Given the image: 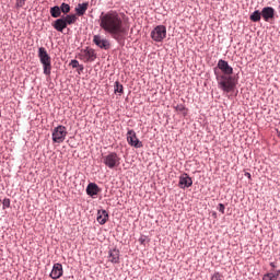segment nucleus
<instances>
[{"label": "nucleus", "mask_w": 280, "mask_h": 280, "mask_svg": "<svg viewBox=\"0 0 280 280\" xmlns=\"http://www.w3.org/2000/svg\"><path fill=\"white\" fill-rule=\"evenodd\" d=\"M98 23L100 27L117 42L121 40L124 34L127 32L126 26H124V14L115 10L101 13Z\"/></svg>", "instance_id": "f257e3e1"}, {"label": "nucleus", "mask_w": 280, "mask_h": 280, "mask_svg": "<svg viewBox=\"0 0 280 280\" xmlns=\"http://www.w3.org/2000/svg\"><path fill=\"white\" fill-rule=\"evenodd\" d=\"M60 14H62L60 7L56 5L50 8V15L52 16V19H58Z\"/></svg>", "instance_id": "6ab92c4d"}, {"label": "nucleus", "mask_w": 280, "mask_h": 280, "mask_svg": "<svg viewBox=\"0 0 280 280\" xmlns=\"http://www.w3.org/2000/svg\"><path fill=\"white\" fill-rule=\"evenodd\" d=\"M218 68L222 71V75H233V67L229 65V61L220 59L218 61Z\"/></svg>", "instance_id": "9d476101"}, {"label": "nucleus", "mask_w": 280, "mask_h": 280, "mask_svg": "<svg viewBox=\"0 0 280 280\" xmlns=\"http://www.w3.org/2000/svg\"><path fill=\"white\" fill-rule=\"evenodd\" d=\"M59 9L61 10V12L63 14H69L71 12V7L67 3H61V5L59 7Z\"/></svg>", "instance_id": "b1692460"}, {"label": "nucleus", "mask_w": 280, "mask_h": 280, "mask_svg": "<svg viewBox=\"0 0 280 280\" xmlns=\"http://www.w3.org/2000/svg\"><path fill=\"white\" fill-rule=\"evenodd\" d=\"M262 280H277V275L275 273H267L262 277Z\"/></svg>", "instance_id": "393cba45"}, {"label": "nucleus", "mask_w": 280, "mask_h": 280, "mask_svg": "<svg viewBox=\"0 0 280 280\" xmlns=\"http://www.w3.org/2000/svg\"><path fill=\"white\" fill-rule=\"evenodd\" d=\"M191 185H194V180H191V177H189V175L184 174L179 177L178 187H180V189L191 187Z\"/></svg>", "instance_id": "f8f14e48"}, {"label": "nucleus", "mask_w": 280, "mask_h": 280, "mask_svg": "<svg viewBox=\"0 0 280 280\" xmlns=\"http://www.w3.org/2000/svg\"><path fill=\"white\" fill-rule=\"evenodd\" d=\"M103 163L109 170H115V167H119L121 163V158L115 152H110L109 154L103 156Z\"/></svg>", "instance_id": "20e7f679"}, {"label": "nucleus", "mask_w": 280, "mask_h": 280, "mask_svg": "<svg viewBox=\"0 0 280 280\" xmlns=\"http://www.w3.org/2000/svg\"><path fill=\"white\" fill-rule=\"evenodd\" d=\"M93 43L100 49H105V50L110 49V42L108 39L102 37V35H94Z\"/></svg>", "instance_id": "6e6552de"}, {"label": "nucleus", "mask_w": 280, "mask_h": 280, "mask_svg": "<svg viewBox=\"0 0 280 280\" xmlns=\"http://www.w3.org/2000/svg\"><path fill=\"white\" fill-rule=\"evenodd\" d=\"M63 269H62V264L57 262L52 266V270L50 272V277L52 279H60V277H62L63 275Z\"/></svg>", "instance_id": "ddd939ff"}, {"label": "nucleus", "mask_w": 280, "mask_h": 280, "mask_svg": "<svg viewBox=\"0 0 280 280\" xmlns=\"http://www.w3.org/2000/svg\"><path fill=\"white\" fill-rule=\"evenodd\" d=\"M224 205L223 203H219V207H218V211H220V213H224Z\"/></svg>", "instance_id": "c756f323"}, {"label": "nucleus", "mask_w": 280, "mask_h": 280, "mask_svg": "<svg viewBox=\"0 0 280 280\" xmlns=\"http://www.w3.org/2000/svg\"><path fill=\"white\" fill-rule=\"evenodd\" d=\"M97 54L95 52V49L90 47H86L79 52V60H82L83 62H95Z\"/></svg>", "instance_id": "423d86ee"}, {"label": "nucleus", "mask_w": 280, "mask_h": 280, "mask_svg": "<svg viewBox=\"0 0 280 280\" xmlns=\"http://www.w3.org/2000/svg\"><path fill=\"white\" fill-rule=\"evenodd\" d=\"M246 178H248L250 180L252 176L250 173H245Z\"/></svg>", "instance_id": "2f4dec72"}, {"label": "nucleus", "mask_w": 280, "mask_h": 280, "mask_svg": "<svg viewBox=\"0 0 280 280\" xmlns=\"http://www.w3.org/2000/svg\"><path fill=\"white\" fill-rule=\"evenodd\" d=\"M114 93H119V95L124 94V85L116 81L114 84Z\"/></svg>", "instance_id": "5701e85b"}, {"label": "nucleus", "mask_w": 280, "mask_h": 280, "mask_svg": "<svg viewBox=\"0 0 280 280\" xmlns=\"http://www.w3.org/2000/svg\"><path fill=\"white\" fill-rule=\"evenodd\" d=\"M261 16L266 23L272 21L275 19V9L272 7H265L261 10Z\"/></svg>", "instance_id": "9b49d317"}, {"label": "nucleus", "mask_w": 280, "mask_h": 280, "mask_svg": "<svg viewBox=\"0 0 280 280\" xmlns=\"http://www.w3.org/2000/svg\"><path fill=\"white\" fill-rule=\"evenodd\" d=\"M96 220L98 224L108 222V212H106V210H98Z\"/></svg>", "instance_id": "f3484780"}, {"label": "nucleus", "mask_w": 280, "mask_h": 280, "mask_svg": "<svg viewBox=\"0 0 280 280\" xmlns=\"http://www.w3.org/2000/svg\"><path fill=\"white\" fill-rule=\"evenodd\" d=\"M109 261L112 264H119V249L109 250Z\"/></svg>", "instance_id": "a211bd4d"}, {"label": "nucleus", "mask_w": 280, "mask_h": 280, "mask_svg": "<svg viewBox=\"0 0 280 280\" xmlns=\"http://www.w3.org/2000/svg\"><path fill=\"white\" fill-rule=\"evenodd\" d=\"M16 5L18 8H23V5H25V0H18Z\"/></svg>", "instance_id": "c85d7f7f"}, {"label": "nucleus", "mask_w": 280, "mask_h": 280, "mask_svg": "<svg viewBox=\"0 0 280 280\" xmlns=\"http://www.w3.org/2000/svg\"><path fill=\"white\" fill-rule=\"evenodd\" d=\"M3 209H10V199L5 198L2 201Z\"/></svg>", "instance_id": "a878e982"}, {"label": "nucleus", "mask_w": 280, "mask_h": 280, "mask_svg": "<svg viewBox=\"0 0 280 280\" xmlns=\"http://www.w3.org/2000/svg\"><path fill=\"white\" fill-rule=\"evenodd\" d=\"M67 127L59 125L52 130V141L54 143H63L67 139Z\"/></svg>", "instance_id": "39448f33"}, {"label": "nucleus", "mask_w": 280, "mask_h": 280, "mask_svg": "<svg viewBox=\"0 0 280 280\" xmlns=\"http://www.w3.org/2000/svg\"><path fill=\"white\" fill-rule=\"evenodd\" d=\"M70 65L72 69H78V67H80V62L75 59L71 60Z\"/></svg>", "instance_id": "bb28decb"}, {"label": "nucleus", "mask_w": 280, "mask_h": 280, "mask_svg": "<svg viewBox=\"0 0 280 280\" xmlns=\"http://www.w3.org/2000/svg\"><path fill=\"white\" fill-rule=\"evenodd\" d=\"M147 240H148V238H147L145 236H141V237L139 238V242H140V244L145 245Z\"/></svg>", "instance_id": "7c9ffc66"}, {"label": "nucleus", "mask_w": 280, "mask_h": 280, "mask_svg": "<svg viewBox=\"0 0 280 280\" xmlns=\"http://www.w3.org/2000/svg\"><path fill=\"white\" fill-rule=\"evenodd\" d=\"M127 141L132 148H143V142L137 139V132L135 130L127 132Z\"/></svg>", "instance_id": "1a4fd4ad"}, {"label": "nucleus", "mask_w": 280, "mask_h": 280, "mask_svg": "<svg viewBox=\"0 0 280 280\" xmlns=\"http://www.w3.org/2000/svg\"><path fill=\"white\" fill-rule=\"evenodd\" d=\"M52 27H54V30H56L57 32H65V30H67V22L65 21V18L57 19V20L52 23Z\"/></svg>", "instance_id": "4468645a"}, {"label": "nucleus", "mask_w": 280, "mask_h": 280, "mask_svg": "<svg viewBox=\"0 0 280 280\" xmlns=\"http://www.w3.org/2000/svg\"><path fill=\"white\" fill-rule=\"evenodd\" d=\"M249 19L254 23H259V21H261V12H259V10L255 11L250 14Z\"/></svg>", "instance_id": "4be33fe9"}, {"label": "nucleus", "mask_w": 280, "mask_h": 280, "mask_svg": "<svg viewBox=\"0 0 280 280\" xmlns=\"http://www.w3.org/2000/svg\"><path fill=\"white\" fill-rule=\"evenodd\" d=\"M38 58L39 62L43 65L44 74L51 75V57L49 56L45 47L38 48Z\"/></svg>", "instance_id": "7ed1b4c3"}, {"label": "nucleus", "mask_w": 280, "mask_h": 280, "mask_svg": "<svg viewBox=\"0 0 280 280\" xmlns=\"http://www.w3.org/2000/svg\"><path fill=\"white\" fill-rule=\"evenodd\" d=\"M74 10L78 16H84L89 10V2L79 3Z\"/></svg>", "instance_id": "dca6fc26"}, {"label": "nucleus", "mask_w": 280, "mask_h": 280, "mask_svg": "<svg viewBox=\"0 0 280 280\" xmlns=\"http://www.w3.org/2000/svg\"><path fill=\"white\" fill-rule=\"evenodd\" d=\"M217 82L219 89L224 91V93L235 91V78H233L231 74H217Z\"/></svg>", "instance_id": "f03ea898"}, {"label": "nucleus", "mask_w": 280, "mask_h": 280, "mask_svg": "<svg viewBox=\"0 0 280 280\" xmlns=\"http://www.w3.org/2000/svg\"><path fill=\"white\" fill-rule=\"evenodd\" d=\"M66 25H73L75 21H78V16L75 14L66 15L63 18Z\"/></svg>", "instance_id": "aec40b11"}, {"label": "nucleus", "mask_w": 280, "mask_h": 280, "mask_svg": "<svg viewBox=\"0 0 280 280\" xmlns=\"http://www.w3.org/2000/svg\"><path fill=\"white\" fill-rule=\"evenodd\" d=\"M174 109L176 110V113H182L184 117H187L188 109L187 107H185V105L178 104L174 106Z\"/></svg>", "instance_id": "412c9836"}, {"label": "nucleus", "mask_w": 280, "mask_h": 280, "mask_svg": "<svg viewBox=\"0 0 280 280\" xmlns=\"http://www.w3.org/2000/svg\"><path fill=\"white\" fill-rule=\"evenodd\" d=\"M211 280H222V275H220V272H214L211 277Z\"/></svg>", "instance_id": "cd10ccee"}, {"label": "nucleus", "mask_w": 280, "mask_h": 280, "mask_svg": "<svg viewBox=\"0 0 280 280\" xmlns=\"http://www.w3.org/2000/svg\"><path fill=\"white\" fill-rule=\"evenodd\" d=\"M166 36H167V28L163 25L156 26L151 32V38H152V40H155V43L163 42Z\"/></svg>", "instance_id": "0eeeda50"}, {"label": "nucleus", "mask_w": 280, "mask_h": 280, "mask_svg": "<svg viewBox=\"0 0 280 280\" xmlns=\"http://www.w3.org/2000/svg\"><path fill=\"white\" fill-rule=\"evenodd\" d=\"M86 194L88 196H97L100 194V186L95 183H90L86 187Z\"/></svg>", "instance_id": "2eb2a0df"}]
</instances>
